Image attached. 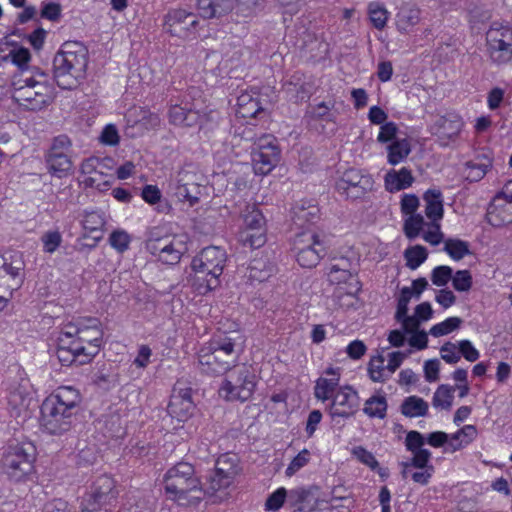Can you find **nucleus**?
<instances>
[{"mask_svg":"<svg viewBox=\"0 0 512 512\" xmlns=\"http://www.w3.org/2000/svg\"><path fill=\"white\" fill-rule=\"evenodd\" d=\"M41 241L46 253L55 252L62 243V236L59 231H48L43 234Z\"/></svg>","mask_w":512,"mask_h":512,"instance_id":"nucleus-58","label":"nucleus"},{"mask_svg":"<svg viewBox=\"0 0 512 512\" xmlns=\"http://www.w3.org/2000/svg\"><path fill=\"white\" fill-rule=\"evenodd\" d=\"M455 387L440 385L434 392L432 404L435 408L449 410L453 403Z\"/></svg>","mask_w":512,"mask_h":512,"instance_id":"nucleus-38","label":"nucleus"},{"mask_svg":"<svg viewBox=\"0 0 512 512\" xmlns=\"http://www.w3.org/2000/svg\"><path fill=\"white\" fill-rule=\"evenodd\" d=\"M364 413L370 418L383 419L386 416L387 400L382 395H374L365 401Z\"/></svg>","mask_w":512,"mask_h":512,"instance_id":"nucleus-37","label":"nucleus"},{"mask_svg":"<svg viewBox=\"0 0 512 512\" xmlns=\"http://www.w3.org/2000/svg\"><path fill=\"white\" fill-rule=\"evenodd\" d=\"M237 359L234 343L228 337L214 339L199 352V365L206 374H222L230 369Z\"/></svg>","mask_w":512,"mask_h":512,"instance_id":"nucleus-8","label":"nucleus"},{"mask_svg":"<svg viewBox=\"0 0 512 512\" xmlns=\"http://www.w3.org/2000/svg\"><path fill=\"white\" fill-rule=\"evenodd\" d=\"M318 208L310 205L307 208L296 206L293 208V221L298 227H304L306 224L313 223L318 219Z\"/></svg>","mask_w":512,"mask_h":512,"instance_id":"nucleus-42","label":"nucleus"},{"mask_svg":"<svg viewBox=\"0 0 512 512\" xmlns=\"http://www.w3.org/2000/svg\"><path fill=\"white\" fill-rule=\"evenodd\" d=\"M240 240L244 245L251 248H260L266 242V228L264 229H242L240 232Z\"/></svg>","mask_w":512,"mask_h":512,"instance_id":"nucleus-48","label":"nucleus"},{"mask_svg":"<svg viewBox=\"0 0 512 512\" xmlns=\"http://www.w3.org/2000/svg\"><path fill=\"white\" fill-rule=\"evenodd\" d=\"M461 323L462 320L459 317H450L443 322L432 326L429 333L434 337L444 336L457 330Z\"/></svg>","mask_w":512,"mask_h":512,"instance_id":"nucleus-52","label":"nucleus"},{"mask_svg":"<svg viewBox=\"0 0 512 512\" xmlns=\"http://www.w3.org/2000/svg\"><path fill=\"white\" fill-rule=\"evenodd\" d=\"M164 483L168 498L179 505L197 504L203 498L201 481L195 475L194 466L188 462L171 467L165 474Z\"/></svg>","mask_w":512,"mask_h":512,"instance_id":"nucleus-3","label":"nucleus"},{"mask_svg":"<svg viewBox=\"0 0 512 512\" xmlns=\"http://www.w3.org/2000/svg\"><path fill=\"white\" fill-rule=\"evenodd\" d=\"M215 470L225 476V480L232 481L238 471L236 457L229 454L220 456L216 461Z\"/></svg>","mask_w":512,"mask_h":512,"instance_id":"nucleus-46","label":"nucleus"},{"mask_svg":"<svg viewBox=\"0 0 512 512\" xmlns=\"http://www.w3.org/2000/svg\"><path fill=\"white\" fill-rule=\"evenodd\" d=\"M360 398L358 392L351 386L339 387L329 406V414L332 418H349L359 408Z\"/></svg>","mask_w":512,"mask_h":512,"instance_id":"nucleus-20","label":"nucleus"},{"mask_svg":"<svg viewBox=\"0 0 512 512\" xmlns=\"http://www.w3.org/2000/svg\"><path fill=\"white\" fill-rule=\"evenodd\" d=\"M310 460V452L308 449L301 450L290 462L285 473L287 476L294 475L297 471L308 464Z\"/></svg>","mask_w":512,"mask_h":512,"instance_id":"nucleus-60","label":"nucleus"},{"mask_svg":"<svg viewBox=\"0 0 512 512\" xmlns=\"http://www.w3.org/2000/svg\"><path fill=\"white\" fill-rule=\"evenodd\" d=\"M12 86L13 99L29 110H41L54 99V87L43 72L14 77Z\"/></svg>","mask_w":512,"mask_h":512,"instance_id":"nucleus-5","label":"nucleus"},{"mask_svg":"<svg viewBox=\"0 0 512 512\" xmlns=\"http://www.w3.org/2000/svg\"><path fill=\"white\" fill-rule=\"evenodd\" d=\"M201 17L211 19L220 17L232 9V0H197Z\"/></svg>","mask_w":512,"mask_h":512,"instance_id":"nucleus-32","label":"nucleus"},{"mask_svg":"<svg viewBox=\"0 0 512 512\" xmlns=\"http://www.w3.org/2000/svg\"><path fill=\"white\" fill-rule=\"evenodd\" d=\"M131 242L130 235L124 230H115L109 236L110 245L119 253L128 250Z\"/></svg>","mask_w":512,"mask_h":512,"instance_id":"nucleus-55","label":"nucleus"},{"mask_svg":"<svg viewBox=\"0 0 512 512\" xmlns=\"http://www.w3.org/2000/svg\"><path fill=\"white\" fill-rule=\"evenodd\" d=\"M9 61H11L19 69L24 70L28 67L31 60V53L29 49L14 45L7 53Z\"/></svg>","mask_w":512,"mask_h":512,"instance_id":"nucleus-50","label":"nucleus"},{"mask_svg":"<svg viewBox=\"0 0 512 512\" xmlns=\"http://www.w3.org/2000/svg\"><path fill=\"white\" fill-rule=\"evenodd\" d=\"M317 488H295L289 491L288 500L293 506H297L300 512H313L321 509L324 500H320L317 496Z\"/></svg>","mask_w":512,"mask_h":512,"instance_id":"nucleus-26","label":"nucleus"},{"mask_svg":"<svg viewBox=\"0 0 512 512\" xmlns=\"http://www.w3.org/2000/svg\"><path fill=\"white\" fill-rule=\"evenodd\" d=\"M428 408L429 405L424 399L409 396L401 404V413L409 418L423 417L427 414Z\"/></svg>","mask_w":512,"mask_h":512,"instance_id":"nucleus-36","label":"nucleus"},{"mask_svg":"<svg viewBox=\"0 0 512 512\" xmlns=\"http://www.w3.org/2000/svg\"><path fill=\"white\" fill-rule=\"evenodd\" d=\"M23 270L24 262L19 255L0 254V311L7 306L13 292L22 286Z\"/></svg>","mask_w":512,"mask_h":512,"instance_id":"nucleus-11","label":"nucleus"},{"mask_svg":"<svg viewBox=\"0 0 512 512\" xmlns=\"http://www.w3.org/2000/svg\"><path fill=\"white\" fill-rule=\"evenodd\" d=\"M252 152L253 168L255 173L266 175L279 162L280 150L272 135H263L254 141Z\"/></svg>","mask_w":512,"mask_h":512,"instance_id":"nucleus-17","label":"nucleus"},{"mask_svg":"<svg viewBox=\"0 0 512 512\" xmlns=\"http://www.w3.org/2000/svg\"><path fill=\"white\" fill-rule=\"evenodd\" d=\"M427 231L423 233V239L431 245H438L443 241L444 235L440 230L439 222H430L426 224Z\"/></svg>","mask_w":512,"mask_h":512,"instance_id":"nucleus-62","label":"nucleus"},{"mask_svg":"<svg viewBox=\"0 0 512 512\" xmlns=\"http://www.w3.org/2000/svg\"><path fill=\"white\" fill-rule=\"evenodd\" d=\"M193 410L194 403L191 388L184 387L182 383L178 382L174 386L168 405L169 415L178 421H185L192 415Z\"/></svg>","mask_w":512,"mask_h":512,"instance_id":"nucleus-22","label":"nucleus"},{"mask_svg":"<svg viewBox=\"0 0 512 512\" xmlns=\"http://www.w3.org/2000/svg\"><path fill=\"white\" fill-rule=\"evenodd\" d=\"M413 457L410 462L403 463L402 476L404 478L408 477V473H410V468H428L431 465H428V462L431 458V452L428 449H422L418 451L412 452Z\"/></svg>","mask_w":512,"mask_h":512,"instance_id":"nucleus-43","label":"nucleus"},{"mask_svg":"<svg viewBox=\"0 0 512 512\" xmlns=\"http://www.w3.org/2000/svg\"><path fill=\"white\" fill-rule=\"evenodd\" d=\"M198 21L183 9L170 10L164 17L163 30L172 37L186 40L195 34Z\"/></svg>","mask_w":512,"mask_h":512,"instance_id":"nucleus-18","label":"nucleus"},{"mask_svg":"<svg viewBox=\"0 0 512 512\" xmlns=\"http://www.w3.org/2000/svg\"><path fill=\"white\" fill-rule=\"evenodd\" d=\"M340 378V368L329 367L324 370L323 374L315 381L314 397L321 402L332 400L340 387Z\"/></svg>","mask_w":512,"mask_h":512,"instance_id":"nucleus-24","label":"nucleus"},{"mask_svg":"<svg viewBox=\"0 0 512 512\" xmlns=\"http://www.w3.org/2000/svg\"><path fill=\"white\" fill-rule=\"evenodd\" d=\"M116 497L114 480L107 475H102L93 483L91 491L82 498L80 511L98 512L111 505Z\"/></svg>","mask_w":512,"mask_h":512,"instance_id":"nucleus-14","label":"nucleus"},{"mask_svg":"<svg viewBox=\"0 0 512 512\" xmlns=\"http://www.w3.org/2000/svg\"><path fill=\"white\" fill-rule=\"evenodd\" d=\"M420 21V11L414 7H404L397 15V25L400 30L407 31Z\"/></svg>","mask_w":512,"mask_h":512,"instance_id":"nucleus-44","label":"nucleus"},{"mask_svg":"<svg viewBox=\"0 0 512 512\" xmlns=\"http://www.w3.org/2000/svg\"><path fill=\"white\" fill-rule=\"evenodd\" d=\"M462 126V120L457 115L441 116L431 126V132L439 138L442 145H447L459 135Z\"/></svg>","mask_w":512,"mask_h":512,"instance_id":"nucleus-25","label":"nucleus"},{"mask_svg":"<svg viewBox=\"0 0 512 512\" xmlns=\"http://www.w3.org/2000/svg\"><path fill=\"white\" fill-rule=\"evenodd\" d=\"M35 458L36 449L32 443L11 445L2 458L4 473L12 481H25L34 471Z\"/></svg>","mask_w":512,"mask_h":512,"instance_id":"nucleus-10","label":"nucleus"},{"mask_svg":"<svg viewBox=\"0 0 512 512\" xmlns=\"http://www.w3.org/2000/svg\"><path fill=\"white\" fill-rule=\"evenodd\" d=\"M373 184L374 181L369 174H364L357 169H349L337 182V188L348 196L359 197L370 191Z\"/></svg>","mask_w":512,"mask_h":512,"instance_id":"nucleus-23","label":"nucleus"},{"mask_svg":"<svg viewBox=\"0 0 512 512\" xmlns=\"http://www.w3.org/2000/svg\"><path fill=\"white\" fill-rule=\"evenodd\" d=\"M444 251L456 261L470 254L468 243L460 239H447L444 242Z\"/></svg>","mask_w":512,"mask_h":512,"instance_id":"nucleus-47","label":"nucleus"},{"mask_svg":"<svg viewBox=\"0 0 512 512\" xmlns=\"http://www.w3.org/2000/svg\"><path fill=\"white\" fill-rule=\"evenodd\" d=\"M225 476H223L221 473L214 470V473L209 477L206 487H203V495L209 494L213 495L217 491H220L222 489H225L229 487V485L232 483L231 480L226 479Z\"/></svg>","mask_w":512,"mask_h":512,"instance_id":"nucleus-54","label":"nucleus"},{"mask_svg":"<svg viewBox=\"0 0 512 512\" xmlns=\"http://www.w3.org/2000/svg\"><path fill=\"white\" fill-rule=\"evenodd\" d=\"M169 122L176 126L202 128L207 121H212L213 111L200 112L199 110L182 106L179 104L171 105L168 111Z\"/></svg>","mask_w":512,"mask_h":512,"instance_id":"nucleus-21","label":"nucleus"},{"mask_svg":"<svg viewBox=\"0 0 512 512\" xmlns=\"http://www.w3.org/2000/svg\"><path fill=\"white\" fill-rule=\"evenodd\" d=\"M328 280L336 286L333 299L340 308L354 306L356 297L361 291V283L352 272V262L345 257L334 259L329 267Z\"/></svg>","mask_w":512,"mask_h":512,"instance_id":"nucleus-7","label":"nucleus"},{"mask_svg":"<svg viewBox=\"0 0 512 512\" xmlns=\"http://www.w3.org/2000/svg\"><path fill=\"white\" fill-rule=\"evenodd\" d=\"M490 166L491 163L488 159L481 161H469L465 164V177L471 182L479 181L486 175Z\"/></svg>","mask_w":512,"mask_h":512,"instance_id":"nucleus-40","label":"nucleus"},{"mask_svg":"<svg viewBox=\"0 0 512 512\" xmlns=\"http://www.w3.org/2000/svg\"><path fill=\"white\" fill-rule=\"evenodd\" d=\"M511 183L492 200L487 211L488 222L495 227L512 223V190Z\"/></svg>","mask_w":512,"mask_h":512,"instance_id":"nucleus-19","label":"nucleus"},{"mask_svg":"<svg viewBox=\"0 0 512 512\" xmlns=\"http://www.w3.org/2000/svg\"><path fill=\"white\" fill-rule=\"evenodd\" d=\"M423 200L426 217L432 222H439L444 213L442 193L435 189L428 190L425 192Z\"/></svg>","mask_w":512,"mask_h":512,"instance_id":"nucleus-33","label":"nucleus"},{"mask_svg":"<svg viewBox=\"0 0 512 512\" xmlns=\"http://www.w3.org/2000/svg\"><path fill=\"white\" fill-rule=\"evenodd\" d=\"M478 435L474 425H465L449 437L447 450L451 453L459 451L472 443Z\"/></svg>","mask_w":512,"mask_h":512,"instance_id":"nucleus-34","label":"nucleus"},{"mask_svg":"<svg viewBox=\"0 0 512 512\" xmlns=\"http://www.w3.org/2000/svg\"><path fill=\"white\" fill-rule=\"evenodd\" d=\"M255 375L245 365L237 366L230 372L219 389V394L229 401H246L255 389Z\"/></svg>","mask_w":512,"mask_h":512,"instance_id":"nucleus-12","label":"nucleus"},{"mask_svg":"<svg viewBox=\"0 0 512 512\" xmlns=\"http://www.w3.org/2000/svg\"><path fill=\"white\" fill-rule=\"evenodd\" d=\"M190 179L189 172H180L174 184V195L179 201L188 202L189 206H194L199 201V186L196 183H190Z\"/></svg>","mask_w":512,"mask_h":512,"instance_id":"nucleus-27","label":"nucleus"},{"mask_svg":"<svg viewBox=\"0 0 512 512\" xmlns=\"http://www.w3.org/2000/svg\"><path fill=\"white\" fill-rule=\"evenodd\" d=\"M102 331L96 318L65 324L57 338L56 356L64 366L84 365L98 353Z\"/></svg>","mask_w":512,"mask_h":512,"instance_id":"nucleus-1","label":"nucleus"},{"mask_svg":"<svg viewBox=\"0 0 512 512\" xmlns=\"http://www.w3.org/2000/svg\"><path fill=\"white\" fill-rule=\"evenodd\" d=\"M31 402L27 383L14 388L8 397V404L16 417L26 416Z\"/></svg>","mask_w":512,"mask_h":512,"instance_id":"nucleus-30","label":"nucleus"},{"mask_svg":"<svg viewBox=\"0 0 512 512\" xmlns=\"http://www.w3.org/2000/svg\"><path fill=\"white\" fill-rule=\"evenodd\" d=\"M427 256V250L422 245H415L404 251L406 266L412 270L417 269L427 259Z\"/></svg>","mask_w":512,"mask_h":512,"instance_id":"nucleus-45","label":"nucleus"},{"mask_svg":"<svg viewBox=\"0 0 512 512\" xmlns=\"http://www.w3.org/2000/svg\"><path fill=\"white\" fill-rule=\"evenodd\" d=\"M293 251L300 266L315 267L324 255V246L313 232L298 234L293 242Z\"/></svg>","mask_w":512,"mask_h":512,"instance_id":"nucleus-16","label":"nucleus"},{"mask_svg":"<svg viewBox=\"0 0 512 512\" xmlns=\"http://www.w3.org/2000/svg\"><path fill=\"white\" fill-rule=\"evenodd\" d=\"M440 356L448 364H456L460 361L459 344L446 342L440 347Z\"/></svg>","mask_w":512,"mask_h":512,"instance_id":"nucleus-57","label":"nucleus"},{"mask_svg":"<svg viewBox=\"0 0 512 512\" xmlns=\"http://www.w3.org/2000/svg\"><path fill=\"white\" fill-rule=\"evenodd\" d=\"M72 140L64 134L55 136L45 153V162L50 174L62 178L73 170Z\"/></svg>","mask_w":512,"mask_h":512,"instance_id":"nucleus-13","label":"nucleus"},{"mask_svg":"<svg viewBox=\"0 0 512 512\" xmlns=\"http://www.w3.org/2000/svg\"><path fill=\"white\" fill-rule=\"evenodd\" d=\"M411 152V145L407 139H397L387 147V161L390 165L403 162Z\"/></svg>","mask_w":512,"mask_h":512,"instance_id":"nucleus-35","label":"nucleus"},{"mask_svg":"<svg viewBox=\"0 0 512 512\" xmlns=\"http://www.w3.org/2000/svg\"><path fill=\"white\" fill-rule=\"evenodd\" d=\"M99 164L100 160L96 157L87 158L81 163L80 171L84 175H89L85 182L91 187L100 188L99 176H101L102 173L97 171Z\"/></svg>","mask_w":512,"mask_h":512,"instance_id":"nucleus-39","label":"nucleus"},{"mask_svg":"<svg viewBox=\"0 0 512 512\" xmlns=\"http://www.w3.org/2000/svg\"><path fill=\"white\" fill-rule=\"evenodd\" d=\"M453 270L449 266H438L432 270L431 281L436 286H445L452 279Z\"/></svg>","mask_w":512,"mask_h":512,"instance_id":"nucleus-59","label":"nucleus"},{"mask_svg":"<svg viewBox=\"0 0 512 512\" xmlns=\"http://www.w3.org/2000/svg\"><path fill=\"white\" fill-rule=\"evenodd\" d=\"M486 41L493 62L504 64L512 59V27L493 23L486 33Z\"/></svg>","mask_w":512,"mask_h":512,"instance_id":"nucleus-15","label":"nucleus"},{"mask_svg":"<svg viewBox=\"0 0 512 512\" xmlns=\"http://www.w3.org/2000/svg\"><path fill=\"white\" fill-rule=\"evenodd\" d=\"M225 262V251L216 246L204 248L193 258L191 263L194 272L193 286L199 294H206L218 287Z\"/></svg>","mask_w":512,"mask_h":512,"instance_id":"nucleus-6","label":"nucleus"},{"mask_svg":"<svg viewBox=\"0 0 512 512\" xmlns=\"http://www.w3.org/2000/svg\"><path fill=\"white\" fill-rule=\"evenodd\" d=\"M145 248L158 261L167 265L179 263L187 251L185 236L162 234L156 228L150 231Z\"/></svg>","mask_w":512,"mask_h":512,"instance_id":"nucleus-9","label":"nucleus"},{"mask_svg":"<svg viewBox=\"0 0 512 512\" xmlns=\"http://www.w3.org/2000/svg\"><path fill=\"white\" fill-rule=\"evenodd\" d=\"M82 402L78 389L60 386L41 405V426L52 435L68 432Z\"/></svg>","mask_w":512,"mask_h":512,"instance_id":"nucleus-2","label":"nucleus"},{"mask_svg":"<svg viewBox=\"0 0 512 512\" xmlns=\"http://www.w3.org/2000/svg\"><path fill=\"white\" fill-rule=\"evenodd\" d=\"M368 11L373 26L379 30L383 29L388 19L387 10L379 3L373 2L369 4Z\"/></svg>","mask_w":512,"mask_h":512,"instance_id":"nucleus-53","label":"nucleus"},{"mask_svg":"<svg viewBox=\"0 0 512 512\" xmlns=\"http://www.w3.org/2000/svg\"><path fill=\"white\" fill-rule=\"evenodd\" d=\"M54 78L62 89L76 87L87 67V49L76 41L65 42L53 60Z\"/></svg>","mask_w":512,"mask_h":512,"instance_id":"nucleus-4","label":"nucleus"},{"mask_svg":"<svg viewBox=\"0 0 512 512\" xmlns=\"http://www.w3.org/2000/svg\"><path fill=\"white\" fill-rule=\"evenodd\" d=\"M413 296V291L410 287H403L398 298L397 310L395 319H400L408 312V304Z\"/></svg>","mask_w":512,"mask_h":512,"instance_id":"nucleus-63","label":"nucleus"},{"mask_svg":"<svg viewBox=\"0 0 512 512\" xmlns=\"http://www.w3.org/2000/svg\"><path fill=\"white\" fill-rule=\"evenodd\" d=\"M127 123L131 126H138L143 131L156 130L160 127L161 119L156 113L144 108H132L126 115Z\"/></svg>","mask_w":512,"mask_h":512,"instance_id":"nucleus-28","label":"nucleus"},{"mask_svg":"<svg viewBox=\"0 0 512 512\" xmlns=\"http://www.w3.org/2000/svg\"><path fill=\"white\" fill-rule=\"evenodd\" d=\"M384 362L385 359L382 355H377L370 359L368 363V373L373 382H385L388 379L389 375L385 373L387 368Z\"/></svg>","mask_w":512,"mask_h":512,"instance_id":"nucleus-49","label":"nucleus"},{"mask_svg":"<svg viewBox=\"0 0 512 512\" xmlns=\"http://www.w3.org/2000/svg\"><path fill=\"white\" fill-rule=\"evenodd\" d=\"M425 439L423 435L418 431H410L406 435L405 445L407 450L410 452L422 450Z\"/></svg>","mask_w":512,"mask_h":512,"instance_id":"nucleus-64","label":"nucleus"},{"mask_svg":"<svg viewBox=\"0 0 512 512\" xmlns=\"http://www.w3.org/2000/svg\"><path fill=\"white\" fill-rule=\"evenodd\" d=\"M414 177L406 167L400 170H390L385 176V187L390 192L404 190L412 185Z\"/></svg>","mask_w":512,"mask_h":512,"instance_id":"nucleus-31","label":"nucleus"},{"mask_svg":"<svg viewBox=\"0 0 512 512\" xmlns=\"http://www.w3.org/2000/svg\"><path fill=\"white\" fill-rule=\"evenodd\" d=\"M352 455L360 461L362 464L368 466L372 470H375L379 467V463L374 457V455L367 451L362 446L354 447L352 450Z\"/></svg>","mask_w":512,"mask_h":512,"instance_id":"nucleus-61","label":"nucleus"},{"mask_svg":"<svg viewBox=\"0 0 512 512\" xmlns=\"http://www.w3.org/2000/svg\"><path fill=\"white\" fill-rule=\"evenodd\" d=\"M425 225L426 223L421 214H412L405 220L403 230L406 237L413 240L420 235Z\"/></svg>","mask_w":512,"mask_h":512,"instance_id":"nucleus-51","label":"nucleus"},{"mask_svg":"<svg viewBox=\"0 0 512 512\" xmlns=\"http://www.w3.org/2000/svg\"><path fill=\"white\" fill-rule=\"evenodd\" d=\"M243 229L256 230L266 228V221L262 212L255 206H247L244 212Z\"/></svg>","mask_w":512,"mask_h":512,"instance_id":"nucleus-41","label":"nucleus"},{"mask_svg":"<svg viewBox=\"0 0 512 512\" xmlns=\"http://www.w3.org/2000/svg\"><path fill=\"white\" fill-rule=\"evenodd\" d=\"M452 285L459 292H467L472 287V276L468 270H459L452 274Z\"/></svg>","mask_w":512,"mask_h":512,"instance_id":"nucleus-56","label":"nucleus"},{"mask_svg":"<svg viewBox=\"0 0 512 512\" xmlns=\"http://www.w3.org/2000/svg\"><path fill=\"white\" fill-rule=\"evenodd\" d=\"M264 113L259 95L252 92H243L237 98L236 114L240 118H254Z\"/></svg>","mask_w":512,"mask_h":512,"instance_id":"nucleus-29","label":"nucleus"}]
</instances>
